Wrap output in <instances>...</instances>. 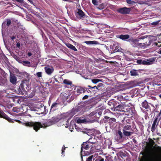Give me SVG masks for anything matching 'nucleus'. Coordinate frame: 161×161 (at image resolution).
Here are the masks:
<instances>
[{
  "mask_svg": "<svg viewBox=\"0 0 161 161\" xmlns=\"http://www.w3.org/2000/svg\"><path fill=\"white\" fill-rule=\"evenodd\" d=\"M32 55V53L31 52H29L27 53V55L30 57Z\"/></svg>",
  "mask_w": 161,
  "mask_h": 161,
  "instance_id": "nucleus-53",
  "label": "nucleus"
},
{
  "mask_svg": "<svg viewBox=\"0 0 161 161\" xmlns=\"http://www.w3.org/2000/svg\"><path fill=\"white\" fill-rule=\"evenodd\" d=\"M63 83L65 85H69L70 87H72L74 86L72 83V82L68 79L64 80Z\"/></svg>",
  "mask_w": 161,
  "mask_h": 161,
  "instance_id": "nucleus-20",
  "label": "nucleus"
},
{
  "mask_svg": "<svg viewBox=\"0 0 161 161\" xmlns=\"http://www.w3.org/2000/svg\"><path fill=\"white\" fill-rule=\"evenodd\" d=\"M58 121V119L56 117H52L48 120L45 123L41 124L38 122H29L25 123V125L27 126L33 127L36 131H37L41 128H46L52 125H53Z\"/></svg>",
  "mask_w": 161,
  "mask_h": 161,
  "instance_id": "nucleus-3",
  "label": "nucleus"
},
{
  "mask_svg": "<svg viewBox=\"0 0 161 161\" xmlns=\"http://www.w3.org/2000/svg\"><path fill=\"white\" fill-rule=\"evenodd\" d=\"M94 120H88L87 119H81L80 118L78 119L77 120V123H85L90 122L92 123L94 122Z\"/></svg>",
  "mask_w": 161,
  "mask_h": 161,
  "instance_id": "nucleus-17",
  "label": "nucleus"
},
{
  "mask_svg": "<svg viewBox=\"0 0 161 161\" xmlns=\"http://www.w3.org/2000/svg\"><path fill=\"white\" fill-rule=\"evenodd\" d=\"M159 97L161 98V94L159 95Z\"/></svg>",
  "mask_w": 161,
  "mask_h": 161,
  "instance_id": "nucleus-64",
  "label": "nucleus"
},
{
  "mask_svg": "<svg viewBox=\"0 0 161 161\" xmlns=\"http://www.w3.org/2000/svg\"><path fill=\"white\" fill-rule=\"evenodd\" d=\"M92 140V138H90L81 144L80 153L82 159L83 152H84L83 156H85L89 155L96 151V146L95 145L96 141L94 139V141H91Z\"/></svg>",
  "mask_w": 161,
  "mask_h": 161,
  "instance_id": "nucleus-2",
  "label": "nucleus"
},
{
  "mask_svg": "<svg viewBox=\"0 0 161 161\" xmlns=\"http://www.w3.org/2000/svg\"><path fill=\"white\" fill-rule=\"evenodd\" d=\"M143 45H144V44L143 43H139V42H138V47H144Z\"/></svg>",
  "mask_w": 161,
  "mask_h": 161,
  "instance_id": "nucleus-42",
  "label": "nucleus"
},
{
  "mask_svg": "<svg viewBox=\"0 0 161 161\" xmlns=\"http://www.w3.org/2000/svg\"><path fill=\"white\" fill-rule=\"evenodd\" d=\"M109 121H110V122H116V120L114 118H111L109 119Z\"/></svg>",
  "mask_w": 161,
  "mask_h": 161,
  "instance_id": "nucleus-39",
  "label": "nucleus"
},
{
  "mask_svg": "<svg viewBox=\"0 0 161 161\" xmlns=\"http://www.w3.org/2000/svg\"><path fill=\"white\" fill-rule=\"evenodd\" d=\"M153 42V41L152 40H148L145 42H143L144 44V47H147L150 46Z\"/></svg>",
  "mask_w": 161,
  "mask_h": 161,
  "instance_id": "nucleus-22",
  "label": "nucleus"
},
{
  "mask_svg": "<svg viewBox=\"0 0 161 161\" xmlns=\"http://www.w3.org/2000/svg\"><path fill=\"white\" fill-rule=\"evenodd\" d=\"M89 97V96L87 95H85L82 98V99L83 100H85L87 99Z\"/></svg>",
  "mask_w": 161,
  "mask_h": 161,
  "instance_id": "nucleus-47",
  "label": "nucleus"
},
{
  "mask_svg": "<svg viewBox=\"0 0 161 161\" xmlns=\"http://www.w3.org/2000/svg\"><path fill=\"white\" fill-rule=\"evenodd\" d=\"M143 61L141 59H139L137 60L136 63L139 64H142Z\"/></svg>",
  "mask_w": 161,
  "mask_h": 161,
  "instance_id": "nucleus-41",
  "label": "nucleus"
},
{
  "mask_svg": "<svg viewBox=\"0 0 161 161\" xmlns=\"http://www.w3.org/2000/svg\"><path fill=\"white\" fill-rule=\"evenodd\" d=\"M82 92L83 93H85L87 91V88H86L85 87H82Z\"/></svg>",
  "mask_w": 161,
  "mask_h": 161,
  "instance_id": "nucleus-43",
  "label": "nucleus"
},
{
  "mask_svg": "<svg viewBox=\"0 0 161 161\" xmlns=\"http://www.w3.org/2000/svg\"><path fill=\"white\" fill-rule=\"evenodd\" d=\"M0 118H3L7 120L9 122L14 123V121H17L16 120L12 119L8 117L2 110L0 109Z\"/></svg>",
  "mask_w": 161,
  "mask_h": 161,
  "instance_id": "nucleus-7",
  "label": "nucleus"
},
{
  "mask_svg": "<svg viewBox=\"0 0 161 161\" xmlns=\"http://www.w3.org/2000/svg\"><path fill=\"white\" fill-rule=\"evenodd\" d=\"M23 65L24 66H26L28 67L31 66V63L30 62L26 61H23Z\"/></svg>",
  "mask_w": 161,
  "mask_h": 161,
  "instance_id": "nucleus-30",
  "label": "nucleus"
},
{
  "mask_svg": "<svg viewBox=\"0 0 161 161\" xmlns=\"http://www.w3.org/2000/svg\"><path fill=\"white\" fill-rule=\"evenodd\" d=\"M103 84L102 83H100L99 84H98V85H97V87H101V86H103Z\"/></svg>",
  "mask_w": 161,
  "mask_h": 161,
  "instance_id": "nucleus-51",
  "label": "nucleus"
},
{
  "mask_svg": "<svg viewBox=\"0 0 161 161\" xmlns=\"http://www.w3.org/2000/svg\"><path fill=\"white\" fill-rule=\"evenodd\" d=\"M110 156H106V158L105 159V161H109L110 159H111V158H110Z\"/></svg>",
  "mask_w": 161,
  "mask_h": 161,
  "instance_id": "nucleus-44",
  "label": "nucleus"
},
{
  "mask_svg": "<svg viewBox=\"0 0 161 161\" xmlns=\"http://www.w3.org/2000/svg\"><path fill=\"white\" fill-rule=\"evenodd\" d=\"M118 37L123 41H125L129 42H130L129 40L131 38V37H130V36L128 34H121L119 35Z\"/></svg>",
  "mask_w": 161,
  "mask_h": 161,
  "instance_id": "nucleus-10",
  "label": "nucleus"
},
{
  "mask_svg": "<svg viewBox=\"0 0 161 161\" xmlns=\"http://www.w3.org/2000/svg\"><path fill=\"white\" fill-rule=\"evenodd\" d=\"M13 110L14 112H17L16 108V107H14L13 108Z\"/></svg>",
  "mask_w": 161,
  "mask_h": 161,
  "instance_id": "nucleus-55",
  "label": "nucleus"
},
{
  "mask_svg": "<svg viewBox=\"0 0 161 161\" xmlns=\"http://www.w3.org/2000/svg\"><path fill=\"white\" fill-rule=\"evenodd\" d=\"M92 3L95 5H98V2L97 0H92Z\"/></svg>",
  "mask_w": 161,
  "mask_h": 161,
  "instance_id": "nucleus-37",
  "label": "nucleus"
},
{
  "mask_svg": "<svg viewBox=\"0 0 161 161\" xmlns=\"http://www.w3.org/2000/svg\"><path fill=\"white\" fill-rule=\"evenodd\" d=\"M17 93L19 94H21L23 95L24 94L25 92V89L24 88V84L21 83L19 86V88L18 89Z\"/></svg>",
  "mask_w": 161,
  "mask_h": 161,
  "instance_id": "nucleus-13",
  "label": "nucleus"
},
{
  "mask_svg": "<svg viewBox=\"0 0 161 161\" xmlns=\"http://www.w3.org/2000/svg\"><path fill=\"white\" fill-rule=\"evenodd\" d=\"M122 131L124 135L126 136H129L133 134L134 133V130L132 129L130 125H123Z\"/></svg>",
  "mask_w": 161,
  "mask_h": 161,
  "instance_id": "nucleus-4",
  "label": "nucleus"
},
{
  "mask_svg": "<svg viewBox=\"0 0 161 161\" xmlns=\"http://www.w3.org/2000/svg\"><path fill=\"white\" fill-rule=\"evenodd\" d=\"M157 116H158V117H159L160 116H161V109L160 111V112L158 114Z\"/></svg>",
  "mask_w": 161,
  "mask_h": 161,
  "instance_id": "nucleus-56",
  "label": "nucleus"
},
{
  "mask_svg": "<svg viewBox=\"0 0 161 161\" xmlns=\"http://www.w3.org/2000/svg\"><path fill=\"white\" fill-rule=\"evenodd\" d=\"M159 118L158 116L156 115L154 118L153 123L152 124L151 129V130L152 132H153L155 130L157 126L158 125L160 120V119H158Z\"/></svg>",
  "mask_w": 161,
  "mask_h": 161,
  "instance_id": "nucleus-8",
  "label": "nucleus"
},
{
  "mask_svg": "<svg viewBox=\"0 0 161 161\" xmlns=\"http://www.w3.org/2000/svg\"><path fill=\"white\" fill-rule=\"evenodd\" d=\"M131 10L130 8H127L126 7L121 8L117 10L118 12L124 14H129Z\"/></svg>",
  "mask_w": 161,
  "mask_h": 161,
  "instance_id": "nucleus-9",
  "label": "nucleus"
},
{
  "mask_svg": "<svg viewBox=\"0 0 161 161\" xmlns=\"http://www.w3.org/2000/svg\"><path fill=\"white\" fill-rule=\"evenodd\" d=\"M104 118L106 119H109L110 118L108 116H106Z\"/></svg>",
  "mask_w": 161,
  "mask_h": 161,
  "instance_id": "nucleus-54",
  "label": "nucleus"
},
{
  "mask_svg": "<svg viewBox=\"0 0 161 161\" xmlns=\"http://www.w3.org/2000/svg\"><path fill=\"white\" fill-rule=\"evenodd\" d=\"M130 75L132 76H136L138 75V72L136 70L133 69L130 71Z\"/></svg>",
  "mask_w": 161,
  "mask_h": 161,
  "instance_id": "nucleus-27",
  "label": "nucleus"
},
{
  "mask_svg": "<svg viewBox=\"0 0 161 161\" xmlns=\"http://www.w3.org/2000/svg\"><path fill=\"white\" fill-rule=\"evenodd\" d=\"M108 105L109 106V108L111 110L115 111V107L116 106L117 103L113 100H110L108 102Z\"/></svg>",
  "mask_w": 161,
  "mask_h": 161,
  "instance_id": "nucleus-12",
  "label": "nucleus"
},
{
  "mask_svg": "<svg viewBox=\"0 0 161 161\" xmlns=\"http://www.w3.org/2000/svg\"><path fill=\"white\" fill-rule=\"evenodd\" d=\"M75 14L76 17L79 19H84L86 16L85 13L80 9H77L75 11Z\"/></svg>",
  "mask_w": 161,
  "mask_h": 161,
  "instance_id": "nucleus-6",
  "label": "nucleus"
},
{
  "mask_svg": "<svg viewBox=\"0 0 161 161\" xmlns=\"http://www.w3.org/2000/svg\"><path fill=\"white\" fill-rule=\"evenodd\" d=\"M86 92H88V93H90V92H92L89 89H88L87 88V91H86Z\"/></svg>",
  "mask_w": 161,
  "mask_h": 161,
  "instance_id": "nucleus-58",
  "label": "nucleus"
},
{
  "mask_svg": "<svg viewBox=\"0 0 161 161\" xmlns=\"http://www.w3.org/2000/svg\"><path fill=\"white\" fill-rule=\"evenodd\" d=\"M3 81H4V83L3 84H5L6 82V79H5V80H3Z\"/></svg>",
  "mask_w": 161,
  "mask_h": 161,
  "instance_id": "nucleus-61",
  "label": "nucleus"
},
{
  "mask_svg": "<svg viewBox=\"0 0 161 161\" xmlns=\"http://www.w3.org/2000/svg\"><path fill=\"white\" fill-rule=\"evenodd\" d=\"M11 23V20L10 19H7V24L6 25L7 26H9Z\"/></svg>",
  "mask_w": 161,
  "mask_h": 161,
  "instance_id": "nucleus-36",
  "label": "nucleus"
},
{
  "mask_svg": "<svg viewBox=\"0 0 161 161\" xmlns=\"http://www.w3.org/2000/svg\"><path fill=\"white\" fill-rule=\"evenodd\" d=\"M9 80L10 82L13 84H16L17 79L15 74L12 73L10 74Z\"/></svg>",
  "mask_w": 161,
  "mask_h": 161,
  "instance_id": "nucleus-14",
  "label": "nucleus"
},
{
  "mask_svg": "<svg viewBox=\"0 0 161 161\" xmlns=\"http://www.w3.org/2000/svg\"><path fill=\"white\" fill-rule=\"evenodd\" d=\"M99 161H104V159L103 158H101L100 160Z\"/></svg>",
  "mask_w": 161,
  "mask_h": 161,
  "instance_id": "nucleus-59",
  "label": "nucleus"
},
{
  "mask_svg": "<svg viewBox=\"0 0 161 161\" xmlns=\"http://www.w3.org/2000/svg\"><path fill=\"white\" fill-rule=\"evenodd\" d=\"M115 138L117 141H121L124 139L123 134L121 131L119 130L116 133V136L115 137Z\"/></svg>",
  "mask_w": 161,
  "mask_h": 161,
  "instance_id": "nucleus-11",
  "label": "nucleus"
},
{
  "mask_svg": "<svg viewBox=\"0 0 161 161\" xmlns=\"http://www.w3.org/2000/svg\"><path fill=\"white\" fill-rule=\"evenodd\" d=\"M142 106L143 108H144L146 109L149 108L148 103L146 100L142 102Z\"/></svg>",
  "mask_w": 161,
  "mask_h": 161,
  "instance_id": "nucleus-21",
  "label": "nucleus"
},
{
  "mask_svg": "<svg viewBox=\"0 0 161 161\" xmlns=\"http://www.w3.org/2000/svg\"><path fill=\"white\" fill-rule=\"evenodd\" d=\"M123 108V107L122 105H117V104H116V106H115V111H121V110Z\"/></svg>",
  "mask_w": 161,
  "mask_h": 161,
  "instance_id": "nucleus-26",
  "label": "nucleus"
},
{
  "mask_svg": "<svg viewBox=\"0 0 161 161\" xmlns=\"http://www.w3.org/2000/svg\"><path fill=\"white\" fill-rule=\"evenodd\" d=\"M58 103H53L51 107V108H53L54 107H56L57 106Z\"/></svg>",
  "mask_w": 161,
  "mask_h": 161,
  "instance_id": "nucleus-40",
  "label": "nucleus"
},
{
  "mask_svg": "<svg viewBox=\"0 0 161 161\" xmlns=\"http://www.w3.org/2000/svg\"><path fill=\"white\" fill-rule=\"evenodd\" d=\"M27 0L28 1H29L31 4H32L35 6V4L33 2V1H34L33 0Z\"/></svg>",
  "mask_w": 161,
  "mask_h": 161,
  "instance_id": "nucleus-49",
  "label": "nucleus"
},
{
  "mask_svg": "<svg viewBox=\"0 0 161 161\" xmlns=\"http://www.w3.org/2000/svg\"><path fill=\"white\" fill-rule=\"evenodd\" d=\"M153 46H158V47H161V45L160 44L158 45V43L157 42H153Z\"/></svg>",
  "mask_w": 161,
  "mask_h": 161,
  "instance_id": "nucleus-45",
  "label": "nucleus"
},
{
  "mask_svg": "<svg viewBox=\"0 0 161 161\" xmlns=\"http://www.w3.org/2000/svg\"><path fill=\"white\" fill-rule=\"evenodd\" d=\"M158 24V22H154L152 23V25H157Z\"/></svg>",
  "mask_w": 161,
  "mask_h": 161,
  "instance_id": "nucleus-50",
  "label": "nucleus"
},
{
  "mask_svg": "<svg viewBox=\"0 0 161 161\" xmlns=\"http://www.w3.org/2000/svg\"><path fill=\"white\" fill-rule=\"evenodd\" d=\"M155 142L153 140L149 139V143L146 148L145 153H141L143 155L139 161H161V147L153 146Z\"/></svg>",
  "mask_w": 161,
  "mask_h": 161,
  "instance_id": "nucleus-1",
  "label": "nucleus"
},
{
  "mask_svg": "<svg viewBox=\"0 0 161 161\" xmlns=\"http://www.w3.org/2000/svg\"><path fill=\"white\" fill-rule=\"evenodd\" d=\"M101 81V80L99 79H93L92 80V82L94 84H96Z\"/></svg>",
  "mask_w": 161,
  "mask_h": 161,
  "instance_id": "nucleus-32",
  "label": "nucleus"
},
{
  "mask_svg": "<svg viewBox=\"0 0 161 161\" xmlns=\"http://www.w3.org/2000/svg\"><path fill=\"white\" fill-rule=\"evenodd\" d=\"M132 117H129V116H125L124 117L122 120V122L123 124V125H126V124L127 123L130 124L132 121Z\"/></svg>",
  "mask_w": 161,
  "mask_h": 161,
  "instance_id": "nucleus-15",
  "label": "nucleus"
},
{
  "mask_svg": "<svg viewBox=\"0 0 161 161\" xmlns=\"http://www.w3.org/2000/svg\"><path fill=\"white\" fill-rule=\"evenodd\" d=\"M106 6V5L105 3H102L100 4L98 8L100 9H102L104 8Z\"/></svg>",
  "mask_w": 161,
  "mask_h": 161,
  "instance_id": "nucleus-29",
  "label": "nucleus"
},
{
  "mask_svg": "<svg viewBox=\"0 0 161 161\" xmlns=\"http://www.w3.org/2000/svg\"><path fill=\"white\" fill-rule=\"evenodd\" d=\"M80 108L79 107H77L75 109H73L72 112L75 114V113L80 111Z\"/></svg>",
  "mask_w": 161,
  "mask_h": 161,
  "instance_id": "nucleus-31",
  "label": "nucleus"
},
{
  "mask_svg": "<svg viewBox=\"0 0 161 161\" xmlns=\"http://www.w3.org/2000/svg\"><path fill=\"white\" fill-rule=\"evenodd\" d=\"M126 2L128 4H133V3H135V2L134 1L130 0H126Z\"/></svg>",
  "mask_w": 161,
  "mask_h": 161,
  "instance_id": "nucleus-35",
  "label": "nucleus"
},
{
  "mask_svg": "<svg viewBox=\"0 0 161 161\" xmlns=\"http://www.w3.org/2000/svg\"><path fill=\"white\" fill-rule=\"evenodd\" d=\"M65 150V149L64 148V149H62V154L64 152Z\"/></svg>",
  "mask_w": 161,
  "mask_h": 161,
  "instance_id": "nucleus-60",
  "label": "nucleus"
},
{
  "mask_svg": "<svg viewBox=\"0 0 161 161\" xmlns=\"http://www.w3.org/2000/svg\"><path fill=\"white\" fill-rule=\"evenodd\" d=\"M129 40L130 42H131V45L132 46L134 47H138L139 40L134 39L132 37H131Z\"/></svg>",
  "mask_w": 161,
  "mask_h": 161,
  "instance_id": "nucleus-16",
  "label": "nucleus"
},
{
  "mask_svg": "<svg viewBox=\"0 0 161 161\" xmlns=\"http://www.w3.org/2000/svg\"><path fill=\"white\" fill-rule=\"evenodd\" d=\"M111 51L113 53H116L119 51V47L118 45L116 44H114L111 46Z\"/></svg>",
  "mask_w": 161,
  "mask_h": 161,
  "instance_id": "nucleus-18",
  "label": "nucleus"
},
{
  "mask_svg": "<svg viewBox=\"0 0 161 161\" xmlns=\"http://www.w3.org/2000/svg\"><path fill=\"white\" fill-rule=\"evenodd\" d=\"M15 1L21 4L24 3V1L23 0H15Z\"/></svg>",
  "mask_w": 161,
  "mask_h": 161,
  "instance_id": "nucleus-46",
  "label": "nucleus"
},
{
  "mask_svg": "<svg viewBox=\"0 0 161 161\" xmlns=\"http://www.w3.org/2000/svg\"><path fill=\"white\" fill-rule=\"evenodd\" d=\"M158 53L159 54H161V50H160L159 52H158Z\"/></svg>",
  "mask_w": 161,
  "mask_h": 161,
  "instance_id": "nucleus-62",
  "label": "nucleus"
},
{
  "mask_svg": "<svg viewBox=\"0 0 161 161\" xmlns=\"http://www.w3.org/2000/svg\"><path fill=\"white\" fill-rule=\"evenodd\" d=\"M75 129L77 130H78V129H79V128L78 127H77V128H76V125H75Z\"/></svg>",
  "mask_w": 161,
  "mask_h": 161,
  "instance_id": "nucleus-63",
  "label": "nucleus"
},
{
  "mask_svg": "<svg viewBox=\"0 0 161 161\" xmlns=\"http://www.w3.org/2000/svg\"><path fill=\"white\" fill-rule=\"evenodd\" d=\"M82 87H78L77 89L76 92L78 93V95H79L82 93Z\"/></svg>",
  "mask_w": 161,
  "mask_h": 161,
  "instance_id": "nucleus-28",
  "label": "nucleus"
},
{
  "mask_svg": "<svg viewBox=\"0 0 161 161\" xmlns=\"http://www.w3.org/2000/svg\"><path fill=\"white\" fill-rule=\"evenodd\" d=\"M96 114V113L95 112H92L91 113L89 114V116L90 117Z\"/></svg>",
  "mask_w": 161,
  "mask_h": 161,
  "instance_id": "nucleus-48",
  "label": "nucleus"
},
{
  "mask_svg": "<svg viewBox=\"0 0 161 161\" xmlns=\"http://www.w3.org/2000/svg\"><path fill=\"white\" fill-rule=\"evenodd\" d=\"M84 42L88 45L97 44V43L96 41H86Z\"/></svg>",
  "mask_w": 161,
  "mask_h": 161,
  "instance_id": "nucleus-25",
  "label": "nucleus"
},
{
  "mask_svg": "<svg viewBox=\"0 0 161 161\" xmlns=\"http://www.w3.org/2000/svg\"><path fill=\"white\" fill-rule=\"evenodd\" d=\"M36 75L38 77H40L42 76V72H37L36 74Z\"/></svg>",
  "mask_w": 161,
  "mask_h": 161,
  "instance_id": "nucleus-38",
  "label": "nucleus"
},
{
  "mask_svg": "<svg viewBox=\"0 0 161 161\" xmlns=\"http://www.w3.org/2000/svg\"><path fill=\"white\" fill-rule=\"evenodd\" d=\"M93 157V155H91L89 157L86 158V161H92V158Z\"/></svg>",
  "mask_w": 161,
  "mask_h": 161,
  "instance_id": "nucleus-34",
  "label": "nucleus"
},
{
  "mask_svg": "<svg viewBox=\"0 0 161 161\" xmlns=\"http://www.w3.org/2000/svg\"><path fill=\"white\" fill-rule=\"evenodd\" d=\"M44 69L46 73L48 75H51L54 71V69L53 67H45Z\"/></svg>",
  "mask_w": 161,
  "mask_h": 161,
  "instance_id": "nucleus-19",
  "label": "nucleus"
},
{
  "mask_svg": "<svg viewBox=\"0 0 161 161\" xmlns=\"http://www.w3.org/2000/svg\"><path fill=\"white\" fill-rule=\"evenodd\" d=\"M153 62V61L152 60H151L150 59L149 60H143V61L142 63V65H149L152 64L151 62Z\"/></svg>",
  "mask_w": 161,
  "mask_h": 161,
  "instance_id": "nucleus-24",
  "label": "nucleus"
},
{
  "mask_svg": "<svg viewBox=\"0 0 161 161\" xmlns=\"http://www.w3.org/2000/svg\"><path fill=\"white\" fill-rule=\"evenodd\" d=\"M66 45L69 48H70V49L72 50H74L75 51H77V49L73 45L70 43H67Z\"/></svg>",
  "mask_w": 161,
  "mask_h": 161,
  "instance_id": "nucleus-23",
  "label": "nucleus"
},
{
  "mask_svg": "<svg viewBox=\"0 0 161 161\" xmlns=\"http://www.w3.org/2000/svg\"><path fill=\"white\" fill-rule=\"evenodd\" d=\"M11 38L12 40H14V39H15V37L14 36H13L12 37H11Z\"/></svg>",
  "mask_w": 161,
  "mask_h": 161,
  "instance_id": "nucleus-57",
  "label": "nucleus"
},
{
  "mask_svg": "<svg viewBox=\"0 0 161 161\" xmlns=\"http://www.w3.org/2000/svg\"><path fill=\"white\" fill-rule=\"evenodd\" d=\"M123 111L124 112V114L125 115H127L129 117H132L134 115V110L131 108L130 107L126 106L124 108Z\"/></svg>",
  "mask_w": 161,
  "mask_h": 161,
  "instance_id": "nucleus-5",
  "label": "nucleus"
},
{
  "mask_svg": "<svg viewBox=\"0 0 161 161\" xmlns=\"http://www.w3.org/2000/svg\"><path fill=\"white\" fill-rule=\"evenodd\" d=\"M20 46V43L19 42L17 43L16 44V47L18 48Z\"/></svg>",
  "mask_w": 161,
  "mask_h": 161,
  "instance_id": "nucleus-52",
  "label": "nucleus"
},
{
  "mask_svg": "<svg viewBox=\"0 0 161 161\" xmlns=\"http://www.w3.org/2000/svg\"><path fill=\"white\" fill-rule=\"evenodd\" d=\"M88 87L91 88L92 89H93V91H96L98 89L97 87L96 86H95L93 87H92L91 86L88 85Z\"/></svg>",
  "mask_w": 161,
  "mask_h": 161,
  "instance_id": "nucleus-33",
  "label": "nucleus"
}]
</instances>
